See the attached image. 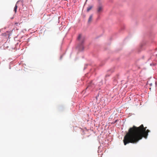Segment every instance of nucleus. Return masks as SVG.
I'll list each match as a JSON object with an SVG mask.
<instances>
[{
  "mask_svg": "<svg viewBox=\"0 0 157 157\" xmlns=\"http://www.w3.org/2000/svg\"><path fill=\"white\" fill-rule=\"evenodd\" d=\"M146 128H144L143 124L138 127L133 126V127L130 128L124 137L123 141L124 145L129 143H136L143 137L147 138L149 130H146Z\"/></svg>",
  "mask_w": 157,
  "mask_h": 157,
  "instance_id": "f257e3e1",
  "label": "nucleus"
},
{
  "mask_svg": "<svg viewBox=\"0 0 157 157\" xmlns=\"http://www.w3.org/2000/svg\"><path fill=\"white\" fill-rule=\"evenodd\" d=\"M85 37L81 34H79L77 38L78 42V45L77 48L80 51H82L84 49V43L85 41Z\"/></svg>",
  "mask_w": 157,
  "mask_h": 157,
  "instance_id": "f03ea898",
  "label": "nucleus"
},
{
  "mask_svg": "<svg viewBox=\"0 0 157 157\" xmlns=\"http://www.w3.org/2000/svg\"><path fill=\"white\" fill-rule=\"evenodd\" d=\"M103 10V6L102 5L100 4L98 6L97 8V12L98 15L102 12Z\"/></svg>",
  "mask_w": 157,
  "mask_h": 157,
  "instance_id": "7ed1b4c3",
  "label": "nucleus"
},
{
  "mask_svg": "<svg viewBox=\"0 0 157 157\" xmlns=\"http://www.w3.org/2000/svg\"><path fill=\"white\" fill-rule=\"evenodd\" d=\"M93 84L92 82H90L88 85V86L86 88V89H90L91 88H92L93 87Z\"/></svg>",
  "mask_w": 157,
  "mask_h": 157,
  "instance_id": "20e7f679",
  "label": "nucleus"
},
{
  "mask_svg": "<svg viewBox=\"0 0 157 157\" xmlns=\"http://www.w3.org/2000/svg\"><path fill=\"white\" fill-rule=\"evenodd\" d=\"M92 17H93V15H90L89 18L88 20V23H90L91 21L92 20Z\"/></svg>",
  "mask_w": 157,
  "mask_h": 157,
  "instance_id": "39448f33",
  "label": "nucleus"
},
{
  "mask_svg": "<svg viewBox=\"0 0 157 157\" xmlns=\"http://www.w3.org/2000/svg\"><path fill=\"white\" fill-rule=\"evenodd\" d=\"M92 8V6H89L87 8V12H89Z\"/></svg>",
  "mask_w": 157,
  "mask_h": 157,
  "instance_id": "423d86ee",
  "label": "nucleus"
},
{
  "mask_svg": "<svg viewBox=\"0 0 157 157\" xmlns=\"http://www.w3.org/2000/svg\"><path fill=\"white\" fill-rule=\"evenodd\" d=\"M17 6L16 4L14 8V11L16 13L17 12Z\"/></svg>",
  "mask_w": 157,
  "mask_h": 157,
  "instance_id": "0eeeda50",
  "label": "nucleus"
},
{
  "mask_svg": "<svg viewBox=\"0 0 157 157\" xmlns=\"http://www.w3.org/2000/svg\"><path fill=\"white\" fill-rule=\"evenodd\" d=\"M109 76V75H106V76H105V77H107V76Z\"/></svg>",
  "mask_w": 157,
  "mask_h": 157,
  "instance_id": "6e6552de",
  "label": "nucleus"
},
{
  "mask_svg": "<svg viewBox=\"0 0 157 157\" xmlns=\"http://www.w3.org/2000/svg\"><path fill=\"white\" fill-rule=\"evenodd\" d=\"M62 56H61V57H60V59H61L62 58Z\"/></svg>",
  "mask_w": 157,
  "mask_h": 157,
  "instance_id": "1a4fd4ad",
  "label": "nucleus"
},
{
  "mask_svg": "<svg viewBox=\"0 0 157 157\" xmlns=\"http://www.w3.org/2000/svg\"><path fill=\"white\" fill-rule=\"evenodd\" d=\"M86 68V67H84V69H85Z\"/></svg>",
  "mask_w": 157,
  "mask_h": 157,
  "instance_id": "9d476101",
  "label": "nucleus"
},
{
  "mask_svg": "<svg viewBox=\"0 0 157 157\" xmlns=\"http://www.w3.org/2000/svg\"><path fill=\"white\" fill-rule=\"evenodd\" d=\"M143 45H142V44H141V47H142V46H143Z\"/></svg>",
  "mask_w": 157,
  "mask_h": 157,
  "instance_id": "9b49d317",
  "label": "nucleus"
}]
</instances>
